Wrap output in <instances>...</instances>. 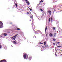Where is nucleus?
I'll use <instances>...</instances> for the list:
<instances>
[{"mask_svg":"<svg viewBox=\"0 0 62 62\" xmlns=\"http://www.w3.org/2000/svg\"><path fill=\"white\" fill-rule=\"evenodd\" d=\"M33 16L32 15H31L30 16V17L31 18H33Z\"/></svg>","mask_w":62,"mask_h":62,"instance_id":"f3484780","label":"nucleus"},{"mask_svg":"<svg viewBox=\"0 0 62 62\" xmlns=\"http://www.w3.org/2000/svg\"><path fill=\"white\" fill-rule=\"evenodd\" d=\"M20 29H19V28H18L17 29V30H20Z\"/></svg>","mask_w":62,"mask_h":62,"instance_id":"2f4dec72","label":"nucleus"},{"mask_svg":"<svg viewBox=\"0 0 62 62\" xmlns=\"http://www.w3.org/2000/svg\"><path fill=\"white\" fill-rule=\"evenodd\" d=\"M56 45H57V44H56Z\"/></svg>","mask_w":62,"mask_h":62,"instance_id":"a18cd8bd","label":"nucleus"},{"mask_svg":"<svg viewBox=\"0 0 62 62\" xmlns=\"http://www.w3.org/2000/svg\"><path fill=\"white\" fill-rule=\"evenodd\" d=\"M37 46H36V47H37Z\"/></svg>","mask_w":62,"mask_h":62,"instance_id":"ea45409f","label":"nucleus"},{"mask_svg":"<svg viewBox=\"0 0 62 62\" xmlns=\"http://www.w3.org/2000/svg\"><path fill=\"white\" fill-rule=\"evenodd\" d=\"M44 45H46V42L45 41L44 42Z\"/></svg>","mask_w":62,"mask_h":62,"instance_id":"393cba45","label":"nucleus"},{"mask_svg":"<svg viewBox=\"0 0 62 62\" xmlns=\"http://www.w3.org/2000/svg\"><path fill=\"white\" fill-rule=\"evenodd\" d=\"M27 14H29V12H27Z\"/></svg>","mask_w":62,"mask_h":62,"instance_id":"c756f323","label":"nucleus"},{"mask_svg":"<svg viewBox=\"0 0 62 62\" xmlns=\"http://www.w3.org/2000/svg\"><path fill=\"white\" fill-rule=\"evenodd\" d=\"M51 22H53V18L52 17L51 18Z\"/></svg>","mask_w":62,"mask_h":62,"instance_id":"4468645a","label":"nucleus"},{"mask_svg":"<svg viewBox=\"0 0 62 62\" xmlns=\"http://www.w3.org/2000/svg\"><path fill=\"white\" fill-rule=\"evenodd\" d=\"M48 13H49V14H51V11H48Z\"/></svg>","mask_w":62,"mask_h":62,"instance_id":"2eb2a0df","label":"nucleus"},{"mask_svg":"<svg viewBox=\"0 0 62 62\" xmlns=\"http://www.w3.org/2000/svg\"><path fill=\"white\" fill-rule=\"evenodd\" d=\"M59 30L60 31H61L62 29H60V28H59Z\"/></svg>","mask_w":62,"mask_h":62,"instance_id":"aec40b11","label":"nucleus"},{"mask_svg":"<svg viewBox=\"0 0 62 62\" xmlns=\"http://www.w3.org/2000/svg\"><path fill=\"white\" fill-rule=\"evenodd\" d=\"M47 27L46 26L45 28V32H46V30H47Z\"/></svg>","mask_w":62,"mask_h":62,"instance_id":"f8f14e48","label":"nucleus"},{"mask_svg":"<svg viewBox=\"0 0 62 62\" xmlns=\"http://www.w3.org/2000/svg\"><path fill=\"white\" fill-rule=\"evenodd\" d=\"M3 27V24L2 22L0 21V28H2Z\"/></svg>","mask_w":62,"mask_h":62,"instance_id":"f257e3e1","label":"nucleus"},{"mask_svg":"<svg viewBox=\"0 0 62 62\" xmlns=\"http://www.w3.org/2000/svg\"><path fill=\"white\" fill-rule=\"evenodd\" d=\"M53 35H54V37H56V33H55L53 34Z\"/></svg>","mask_w":62,"mask_h":62,"instance_id":"423d86ee","label":"nucleus"},{"mask_svg":"<svg viewBox=\"0 0 62 62\" xmlns=\"http://www.w3.org/2000/svg\"><path fill=\"white\" fill-rule=\"evenodd\" d=\"M55 55H56V56H57V55H56V54H55Z\"/></svg>","mask_w":62,"mask_h":62,"instance_id":"e433bc0d","label":"nucleus"},{"mask_svg":"<svg viewBox=\"0 0 62 62\" xmlns=\"http://www.w3.org/2000/svg\"><path fill=\"white\" fill-rule=\"evenodd\" d=\"M41 44H43V43H41Z\"/></svg>","mask_w":62,"mask_h":62,"instance_id":"79ce46f5","label":"nucleus"},{"mask_svg":"<svg viewBox=\"0 0 62 62\" xmlns=\"http://www.w3.org/2000/svg\"><path fill=\"white\" fill-rule=\"evenodd\" d=\"M34 31L36 34H37V33H38V32H39V33L41 32V31H39L38 30H35Z\"/></svg>","mask_w":62,"mask_h":62,"instance_id":"f03ea898","label":"nucleus"},{"mask_svg":"<svg viewBox=\"0 0 62 62\" xmlns=\"http://www.w3.org/2000/svg\"><path fill=\"white\" fill-rule=\"evenodd\" d=\"M60 43V42H57V43L58 44H59Z\"/></svg>","mask_w":62,"mask_h":62,"instance_id":"bb28decb","label":"nucleus"},{"mask_svg":"<svg viewBox=\"0 0 62 62\" xmlns=\"http://www.w3.org/2000/svg\"><path fill=\"white\" fill-rule=\"evenodd\" d=\"M31 24H33V23H32Z\"/></svg>","mask_w":62,"mask_h":62,"instance_id":"37998d69","label":"nucleus"},{"mask_svg":"<svg viewBox=\"0 0 62 62\" xmlns=\"http://www.w3.org/2000/svg\"><path fill=\"white\" fill-rule=\"evenodd\" d=\"M55 48H56V47H55Z\"/></svg>","mask_w":62,"mask_h":62,"instance_id":"09e8293b","label":"nucleus"},{"mask_svg":"<svg viewBox=\"0 0 62 62\" xmlns=\"http://www.w3.org/2000/svg\"><path fill=\"white\" fill-rule=\"evenodd\" d=\"M33 22V21H32V22Z\"/></svg>","mask_w":62,"mask_h":62,"instance_id":"49530a36","label":"nucleus"},{"mask_svg":"<svg viewBox=\"0 0 62 62\" xmlns=\"http://www.w3.org/2000/svg\"><path fill=\"white\" fill-rule=\"evenodd\" d=\"M0 62H7V61L5 60H1Z\"/></svg>","mask_w":62,"mask_h":62,"instance_id":"39448f33","label":"nucleus"},{"mask_svg":"<svg viewBox=\"0 0 62 62\" xmlns=\"http://www.w3.org/2000/svg\"><path fill=\"white\" fill-rule=\"evenodd\" d=\"M53 45H55V44L54 43L53 44Z\"/></svg>","mask_w":62,"mask_h":62,"instance_id":"f704fd0d","label":"nucleus"},{"mask_svg":"<svg viewBox=\"0 0 62 62\" xmlns=\"http://www.w3.org/2000/svg\"><path fill=\"white\" fill-rule=\"evenodd\" d=\"M53 41H55V40L56 39H55L54 38L53 39Z\"/></svg>","mask_w":62,"mask_h":62,"instance_id":"4be33fe9","label":"nucleus"},{"mask_svg":"<svg viewBox=\"0 0 62 62\" xmlns=\"http://www.w3.org/2000/svg\"><path fill=\"white\" fill-rule=\"evenodd\" d=\"M41 33H42V32H41Z\"/></svg>","mask_w":62,"mask_h":62,"instance_id":"de8ad7c7","label":"nucleus"},{"mask_svg":"<svg viewBox=\"0 0 62 62\" xmlns=\"http://www.w3.org/2000/svg\"><path fill=\"white\" fill-rule=\"evenodd\" d=\"M32 59V57H29V59L31 60Z\"/></svg>","mask_w":62,"mask_h":62,"instance_id":"a211bd4d","label":"nucleus"},{"mask_svg":"<svg viewBox=\"0 0 62 62\" xmlns=\"http://www.w3.org/2000/svg\"><path fill=\"white\" fill-rule=\"evenodd\" d=\"M13 43L14 44H17V43L14 41H13Z\"/></svg>","mask_w":62,"mask_h":62,"instance_id":"6e6552de","label":"nucleus"},{"mask_svg":"<svg viewBox=\"0 0 62 62\" xmlns=\"http://www.w3.org/2000/svg\"><path fill=\"white\" fill-rule=\"evenodd\" d=\"M40 10L41 11H43V10L41 9H40Z\"/></svg>","mask_w":62,"mask_h":62,"instance_id":"412c9836","label":"nucleus"},{"mask_svg":"<svg viewBox=\"0 0 62 62\" xmlns=\"http://www.w3.org/2000/svg\"><path fill=\"white\" fill-rule=\"evenodd\" d=\"M26 3H27V4L28 5H30V3L29 2V1H28L27 0H26Z\"/></svg>","mask_w":62,"mask_h":62,"instance_id":"20e7f679","label":"nucleus"},{"mask_svg":"<svg viewBox=\"0 0 62 62\" xmlns=\"http://www.w3.org/2000/svg\"><path fill=\"white\" fill-rule=\"evenodd\" d=\"M30 10H31V11H32V9H30Z\"/></svg>","mask_w":62,"mask_h":62,"instance_id":"473e14b6","label":"nucleus"},{"mask_svg":"<svg viewBox=\"0 0 62 62\" xmlns=\"http://www.w3.org/2000/svg\"><path fill=\"white\" fill-rule=\"evenodd\" d=\"M53 29L54 30H55V28L54 27L53 28Z\"/></svg>","mask_w":62,"mask_h":62,"instance_id":"a878e982","label":"nucleus"},{"mask_svg":"<svg viewBox=\"0 0 62 62\" xmlns=\"http://www.w3.org/2000/svg\"><path fill=\"white\" fill-rule=\"evenodd\" d=\"M0 37H1V38H2L3 37L2 36H0Z\"/></svg>","mask_w":62,"mask_h":62,"instance_id":"72a5a7b5","label":"nucleus"},{"mask_svg":"<svg viewBox=\"0 0 62 62\" xmlns=\"http://www.w3.org/2000/svg\"><path fill=\"white\" fill-rule=\"evenodd\" d=\"M23 57L24 59H26V58H28V56H27V54H25L23 56Z\"/></svg>","mask_w":62,"mask_h":62,"instance_id":"7ed1b4c3","label":"nucleus"},{"mask_svg":"<svg viewBox=\"0 0 62 62\" xmlns=\"http://www.w3.org/2000/svg\"><path fill=\"white\" fill-rule=\"evenodd\" d=\"M18 36V34H16V35L15 36L13 37H12V38H14V37H16V36Z\"/></svg>","mask_w":62,"mask_h":62,"instance_id":"9b49d317","label":"nucleus"},{"mask_svg":"<svg viewBox=\"0 0 62 62\" xmlns=\"http://www.w3.org/2000/svg\"><path fill=\"white\" fill-rule=\"evenodd\" d=\"M14 38H13V39H14L15 40V39H16V37H15Z\"/></svg>","mask_w":62,"mask_h":62,"instance_id":"6ab92c4d","label":"nucleus"},{"mask_svg":"<svg viewBox=\"0 0 62 62\" xmlns=\"http://www.w3.org/2000/svg\"><path fill=\"white\" fill-rule=\"evenodd\" d=\"M12 46V47H13V46H11V47Z\"/></svg>","mask_w":62,"mask_h":62,"instance_id":"c03bdc74","label":"nucleus"},{"mask_svg":"<svg viewBox=\"0 0 62 62\" xmlns=\"http://www.w3.org/2000/svg\"><path fill=\"white\" fill-rule=\"evenodd\" d=\"M15 5H16V7H17V3H16V4H15Z\"/></svg>","mask_w":62,"mask_h":62,"instance_id":"5701e85b","label":"nucleus"},{"mask_svg":"<svg viewBox=\"0 0 62 62\" xmlns=\"http://www.w3.org/2000/svg\"><path fill=\"white\" fill-rule=\"evenodd\" d=\"M3 35L5 36H7V34L6 33H3Z\"/></svg>","mask_w":62,"mask_h":62,"instance_id":"1a4fd4ad","label":"nucleus"},{"mask_svg":"<svg viewBox=\"0 0 62 62\" xmlns=\"http://www.w3.org/2000/svg\"><path fill=\"white\" fill-rule=\"evenodd\" d=\"M42 2H43V1H39V3H42Z\"/></svg>","mask_w":62,"mask_h":62,"instance_id":"b1692460","label":"nucleus"},{"mask_svg":"<svg viewBox=\"0 0 62 62\" xmlns=\"http://www.w3.org/2000/svg\"><path fill=\"white\" fill-rule=\"evenodd\" d=\"M23 1H24V0H22Z\"/></svg>","mask_w":62,"mask_h":62,"instance_id":"58836bf2","label":"nucleus"},{"mask_svg":"<svg viewBox=\"0 0 62 62\" xmlns=\"http://www.w3.org/2000/svg\"><path fill=\"white\" fill-rule=\"evenodd\" d=\"M2 48V46L1 45H0V48L1 49Z\"/></svg>","mask_w":62,"mask_h":62,"instance_id":"cd10ccee","label":"nucleus"},{"mask_svg":"<svg viewBox=\"0 0 62 62\" xmlns=\"http://www.w3.org/2000/svg\"><path fill=\"white\" fill-rule=\"evenodd\" d=\"M31 21V20H30V21Z\"/></svg>","mask_w":62,"mask_h":62,"instance_id":"a19ab883","label":"nucleus"},{"mask_svg":"<svg viewBox=\"0 0 62 62\" xmlns=\"http://www.w3.org/2000/svg\"><path fill=\"white\" fill-rule=\"evenodd\" d=\"M38 19L39 20H40L41 19V17L40 16V17H39V18H38Z\"/></svg>","mask_w":62,"mask_h":62,"instance_id":"ddd939ff","label":"nucleus"},{"mask_svg":"<svg viewBox=\"0 0 62 62\" xmlns=\"http://www.w3.org/2000/svg\"><path fill=\"white\" fill-rule=\"evenodd\" d=\"M33 38H36V36H34Z\"/></svg>","mask_w":62,"mask_h":62,"instance_id":"c85d7f7f","label":"nucleus"},{"mask_svg":"<svg viewBox=\"0 0 62 62\" xmlns=\"http://www.w3.org/2000/svg\"><path fill=\"white\" fill-rule=\"evenodd\" d=\"M32 28L33 29H35V26L33 25L32 26Z\"/></svg>","mask_w":62,"mask_h":62,"instance_id":"0eeeda50","label":"nucleus"},{"mask_svg":"<svg viewBox=\"0 0 62 62\" xmlns=\"http://www.w3.org/2000/svg\"><path fill=\"white\" fill-rule=\"evenodd\" d=\"M57 47H58V48H59V47H61V46H57Z\"/></svg>","mask_w":62,"mask_h":62,"instance_id":"7c9ffc66","label":"nucleus"},{"mask_svg":"<svg viewBox=\"0 0 62 62\" xmlns=\"http://www.w3.org/2000/svg\"><path fill=\"white\" fill-rule=\"evenodd\" d=\"M45 47H47V45H46L45 46Z\"/></svg>","mask_w":62,"mask_h":62,"instance_id":"4c0bfd02","label":"nucleus"},{"mask_svg":"<svg viewBox=\"0 0 62 62\" xmlns=\"http://www.w3.org/2000/svg\"><path fill=\"white\" fill-rule=\"evenodd\" d=\"M39 44H41V42H40L39 43Z\"/></svg>","mask_w":62,"mask_h":62,"instance_id":"c9c22d12","label":"nucleus"},{"mask_svg":"<svg viewBox=\"0 0 62 62\" xmlns=\"http://www.w3.org/2000/svg\"><path fill=\"white\" fill-rule=\"evenodd\" d=\"M50 20H51V18H50L48 20L49 23H50Z\"/></svg>","mask_w":62,"mask_h":62,"instance_id":"dca6fc26","label":"nucleus"},{"mask_svg":"<svg viewBox=\"0 0 62 62\" xmlns=\"http://www.w3.org/2000/svg\"><path fill=\"white\" fill-rule=\"evenodd\" d=\"M49 36L50 37H52L53 36V34L52 33H50L49 34Z\"/></svg>","mask_w":62,"mask_h":62,"instance_id":"9d476101","label":"nucleus"}]
</instances>
